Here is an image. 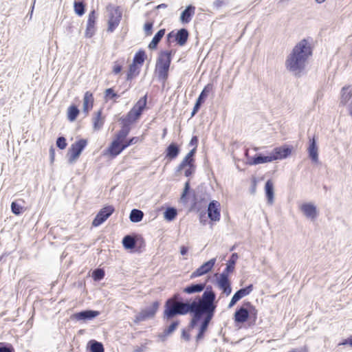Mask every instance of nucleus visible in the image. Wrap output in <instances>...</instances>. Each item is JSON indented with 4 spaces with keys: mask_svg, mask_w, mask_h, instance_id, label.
<instances>
[{
    "mask_svg": "<svg viewBox=\"0 0 352 352\" xmlns=\"http://www.w3.org/2000/svg\"><path fill=\"white\" fill-rule=\"evenodd\" d=\"M213 292L212 287L208 285L202 295L196 296L192 301H184L179 294H175L165 302L163 319L168 321L177 316L188 314H191L192 316Z\"/></svg>",
    "mask_w": 352,
    "mask_h": 352,
    "instance_id": "f257e3e1",
    "label": "nucleus"
},
{
    "mask_svg": "<svg viewBox=\"0 0 352 352\" xmlns=\"http://www.w3.org/2000/svg\"><path fill=\"white\" fill-rule=\"evenodd\" d=\"M312 54V49L308 41L305 38L298 42L287 56L285 67L287 70L300 76L304 70L306 63Z\"/></svg>",
    "mask_w": 352,
    "mask_h": 352,
    "instance_id": "f03ea898",
    "label": "nucleus"
},
{
    "mask_svg": "<svg viewBox=\"0 0 352 352\" xmlns=\"http://www.w3.org/2000/svg\"><path fill=\"white\" fill-rule=\"evenodd\" d=\"M216 308V294L214 292L207 300L201 305L198 311L192 316L190 323L191 327H194L197 325L198 322L203 318L197 336V341L204 338V333L214 315Z\"/></svg>",
    "mask_w": 352,
    "mask_h": 352,
    "instance_id": "7ed1b4c3",
    "label": "nucleus"
},
{
    "mask_svg": "<svg viewBox=\"0 0 352 352\" xmlns=\"http://www.w3.org/2000/svg\"><path fill=\"white\" fill-rule=\"evenodd\" d=\"M171 63V52H162L157 60L156 72L160 81L165 82L168 76V70Z\"/></svg>",
    "mask_w": 352,
    "mask_h": 352,
    "instance_id": "20e7f679",
    "label": "nucleus"
},
{
    "mask_svg": "<svg viewBox=\"0 0 352 352\" xmlns=\"http://www.w3.org/2000/svg\"><path fill=\"white\" fill-rule=\"evenodd\" d=\"M257 310L255 307L249 301L244 302L243 305L238 308L234 315V322L237 324L245 322L250 318L256 320Z\"/></svg>",
    "mask_w": 352,
    "mask_h": 352,
    "instance_id": "39448f33",
    "label": "nucleus"
},
{
    "mask_svg": "<svg viewBox=\"0 0 352 352\" xmlns=\"http://www.w3.org/2000/svg\"><path fill=\"white\" fill-rule=\"evenodd\" d=\"M147 102V95L141 98L133 107L128 112L125 117H122L120 121L131 126V124L138 120L144 109L146 108Z\"/></svg>",
    "mask_w": 352,
    "mask_h": 352,
    "instance_id": "423d86ee",
    "label": "nucleus"
},
{
    "mask_svg": "<svg viewBox=\"0 0 352 352\" xmlns=\"http://www.w3.org/2000/svg\"><path fill=\"white\" fill-rule=\"evenodd\" d=\"M197 148H193L185 156L181 163L176 168V173H180L183 169H185L184 175L186 177L191 176L195 171L196 166L195 165V155Z\"/></svg>",
    "mask_w": 352,
    "mask_h": 352,
    "instance_id": "0eeeda50",
    "label": "nucleus"
},
{
    "mask_svg": "<svg viewBox=\"0 0 352 352\" xmlns=\"http://www.w3.org/2000/svg\"><path fill=\"white\" fill-rule=\"evenodd\" d=\"M87 144V141L86 140L80 139L71 145L67 153L68 162L70 164H74L77 160Z\"/></svg>",
    "mask_w": 352,
    "mask_h": 352,
    "instance_id": "6e6552de",
    "label": "nucleus"
},
{
    "mask_svg": "<svg viewBox=\"0 0 352 352\" xmlns=\"http://www.w3.org/2000/svg\"><path fill=\"white\" fill-rule=\"evenodd\" d=\"M159 302L155 301L153 302L150 307H147L144 309H142L138 314L135 316L134 322L139 323L142 321H145L148 319L153 318L159 308Z\"/></svg>",
    "mask_w": 352,
    "mask_h": 352,
    "instance_id": "1a4fd4ad",
    "label": "nucleus"
},
{
    "mask_svg": "<svg viewBox=\"0 0 352 352\" xmlns=\"http://www.w3.org/2000/svg\"><path fill=\"white\" fill-rule=\"evenodd\" d=\"M113 206H107L102 208L92 221V226L98 227L103 223L114 212Z\"/></svg>",
    "mask_w": 352,
    "mask_h": 352,
    "instance_id": "9d476101",
    "label": "nucleus"
},
{
    "mask_svg": "<svg viewBox=\"0 0 352 352\" xmlns=\"http://www.w3.org/2000/svg\"><path fill=\"white\" fill-rule=\"evenodd\" d=\"M109 12L107 30L110 32H113L120 23L122 18V12L118 8H112Z\"/></svg>",
    "mask_w": 352,
    "mask_h": 352,
    "instance_id": "9b49d317",
    "label": "nucleus"
},
{
    "mask_svg": "<svg viewBox=\"0 0 352 352\" xmlns=\"http://www.w3.org/2000/svg\"><path fill=\"white\" fill-rule=\"evenodd\" d=\"M216 263V258H213L209 260L208 261L202 264L199 267H198L195 271H194L191 275L190 278H195L204 274H206L212 270L214 264Z\"/></svg>",
    "mask_w": 352,
    "mask_h": 352,
    "instance_id": "f8f14e48",
    "label": "nucleus"
},
{
    "mask_svg": "<svg viewBox=\"0 0 352 352\" xmlns=\"http://www.w3.org/2000/svg\"><path fill=\"white\" fill-rule=\"evenodd\" d=\"M99 315L100 312L98 311L86 309L74 314L71 316V318L73 320H76L78 321H86L92 320L98 316Z\"/></svg>",
    "mask_w": 352,
    "mask_h": 352,
    "instance_id": "ddd939ff",
    "label": "nucleus"
},
{
    "mask_svg": "<svg viewBox=\"0 0 352 352\" xmlns=\"http://www.w3.org/2000/svg\"><path fill=\"white\" fill-rule=\"evenodd\" d=\"M218 287L222 290L223 293L226 296H229L232 292L231 283L229 280L228 275L220 274L217 280Z\"/></svg>",
    "mask_w": 352,
    "mask_h": 352,
    "instance_id": "4468645a",
    "label": "nucleus"
},
{
    "mask_svg": "<svg viewBox=\"0 0 352 352\" xmlns=\"http://www.w3.org/2000/svg\"><path fill=\"white\" fill-rule=\"evenodd\" d=\"M208 217L212 221L220 219V204L215 200L210 201L208 206Z\"/></svg>",
    "mask_w": 352,
    "mask_h": 352,
    "instance_id": "2eb2a0df",
    "label": "nucleus"
},
{
    "mask_svg": "<svg viewBox=\"0 0 352 352\" xmlns=\"http://www.w3.org/2000/svg\"><path fill=\"white\" fill-rule=\"evenodd\" d=\"M252 290L253 285L251 284L236 291L231 298V300L228 305V308L232 307L239 300H240L244 296L249 295Z\"/></svg>",
    "mask_w": 352,
    "mask_h": 352,
    "instance_id": "dca6fc26",
    "label": "nucleus"
},
{
    "mask_svg": "<svg viewBox=\"0 0 352 352\" xmlns=\"http://www.w3.org/2000/svg\"><path fill=\"white\" fill-rule=\"evenodd\" d=\"M340 102L344 105L348 104L349 113L352 116V85L342 87Z\"/></svg>",
    "mask_w": 352,
    "mask_h": 352,
    "instance_id": "f3484780",
    "label": "nucleus"
},
{
    "mask_svg": "<svg viewBox=\"0 0 352 352\" xmlns=\"http://www.w3.org/2000/svg\"><path fill=\"white\" fill-rule=\"evenodd\" d=\"M96 19L97 16L96 11H91L88 16L87 28L85 31V36L88 38H91L95 33V23Z\"/></svg>",
    "mask_w": 352,
    "mask_h": 352,
    "instance_id": "a211bd4d",
    "label": "nucleus"
},
{
    "mask_svg": "<svg viewBox=\"0 0 352 352\" xmlns=\"http://www.w3.org/2000/svg\"><path fill=\"white\" fill-rule=\"evenodd\" d=\"M300 210L306 217L314 220L318 215L316 207L311 203H305L301 205Z\"/></svg>",
    "mask_w": 352,
    "mask_h": 352,
    "instance_id": "6ab92c4d",
    "label": "nucleus"
},
{
    "mask_svg": "<svg viewBox=\"0 0 352 352\" xmlns=\"http://www.w3.org/2000/svg\"><path fill=\"white\" fill-rule=\"evenodd\" d=\"M124 150L123 142L114 139L108 148V152L112 157H116Z\"/></svg>",
    "mask_w": 352,
    "mask_h": 352,
    "instance_id": "aec40b11",
    "label": "nucleus"
},
{
    "mask_svg": "<svg viewBox=\"0 0 352 352\" xmlns=\"http://www.w3.org/2000/svg\"><path fill=\"white\" fill-rule=\"evenodd\" d=\"M292 153L289 147L280 146L276 147L271 152L272 156H274V161L282 160L287 157Z\"/></svg>",
    "mask_w": 352,
    "mask_h": 352,
    "instance_id": "412c9836",
    "label": "nucleus"
},
{
    "mask_svg": "<svg viewBox=\"0 0 352 352\" xmlns=\"http://www.w3.org/2000/svg\"><path fill=\"white\" fill-rule=\"evenodd\" d=\"M206 283H192L187 285L183 289V292L188 294L199 293L206 289Z\"/></svg>",
    "mask_w": 352,
    "mask_h": 352,
    "instance_id": "4be33fe9",
    "label": "nucleus"
},
{
    "mask_svg": "<svg viewBox=\"0 0 352 352\" xmlns=\"http://www.w3.org/2000/svg\"><path fill=\"white\" fill-rule=\"evenodd\" d=\"M309 156L314 162L318 161V148L316 144V140L314 137L309 139V146L307 148Z\"/></svg>",
    "mask_w": 352,
    "mask_h": 352,
    "instance_id": "5701e85b",
    "label": "nucleus"
},
{
    "mask_svg": "<svg viewBox=\"0 0 352 352\" xmlns=\"http://www.w3.org/2000/svg\"><path fill=\"white\" fill-rule=\"evenodd\" d=\"M195 7L192 5L188 6L182 12L180 21L182 23H188L195 14Z\"/></svg>",
    "mask_w": 352,
    "mask_h": 352,
    "instance_id": "b1692460",
    "label": "nucleus"
},
{
    "mask_svg": "<svg viewBox=\"0 0 352 352\" xmlns=\"http://www.w3.org/2000/svg\"><path fill=\"white\" fill-rule=\"evenodd\" d=\"M274 161V156H272L271 153L267 155H264L261 153L256 154L252 158L250 164L257 165L259 164H263L267 162H271Z\"/></svg>",
    "mask_w": 352,
    "mask_h": 352,
    "instance_id": "393cba45",
    "label": "nucleus"
},
{
    "mask_svg": "<svg viewBox=\"0 0 352 352\" xmlns=\"http://www.w3.org/2000/svg\"><path fill=\"white\" fill-rule=\"evenodd\" d=\"M180 153L179 146L175 142L170 143L166 149V157L170 160L175 159Z\"/></svg>",
    "mask_w": 352,
    "mask_h": 352,
    "instance_id": "a878e982",
    "label": "nucleus"
},
{
    "mask_svg": "<svg viewBox=\"0 0 352 352\" xmlns=\"http://www.w3.org/2000/svg\"><path fill=\"white\" fill-rule=\"evenodd\" d=\"M212 89L213 85L212 83H208V85H206L201 91L199 97L197 98L195 104L197 106L198 105L199 107H201V106L205 102L206 98L208 97L210 92L212 90Z\"/></svg>",
    "mask_w": 352,
    "mask_h": 352,
    "instance_id": "bb28decb",
    "label": "nucleus"
},
{
    "mask_svg": "<svg viewBox=\"0 0 352 352\" xmlns=\"http://www.w3.org/2000/svg\"><path fill=\"white\" fill-rule=\"evenodd\" d=\"M189 33L186 28H182L175 35V41L180 46H184L188 38Z\"/></svg>",
    "mask_w": 352,
    "mask_h": 352,
    "instance_id": "cd10ccee",
    "label": "nucleus"
},
{
    "mask_svg": "<svg viewBox=\"0 0 352 352\" xmlns=\"http://www.w3.org/2000/svg\"><path fill=\"white\" fill-rule=\"evenodd\" d=\"M265 192L267 197V203L272 205L274 203V184L270 179L267 180L265 182Z\"/></svg>",
    "mask_w": 352,
    "mask_h": 352,
    "instance_id": "c85d7f7f",
    "label": "nucleus"
},
{
    "mask_svg": "<svg viewBox=\"0 0 352 352\" xmlns=\"http://www.w3.org/2000/svg\"><path fill=\"white\" fill-rule=\"evenodd\" d=\"M239 258L237 253H233L230 259L228 261V263L226 264V268L223 270V271L221 272V274H225L229 276L230 273L233 272L234 270L235 265L236 263V261Z\"/></svg>",
    "mask_w": 352,
    "mask_h": 352,
    "instance_id": "c756f323",
    "label": "nucleus"
},
{
    "mask_svg": "<svg viewBox=\"0 0 352 352\" xmlns=\"http://www.w3.org/2000/svg\"><path fill=\"white\" fill-rule=\"evenodd\" d=\"M94 97L93 94L89 92H85L83 98V111L87 114L93 107Z\"/></svg>",
    "mask_w": 352,
    "mask_h": 352,
    "instance_id": "7c9ffc66",
    "label": "nucleus"
},
{
    "mask_svg": "<svg viewBox=\"0 0 352 352\" xmlns=\"http://www.w3.org/2000/svg\"><path fill=\"white\" fill-rule=\"evenodd\" d=\"M166 32L165 29L160 30L154 36L151 43L148 44V48L150 50H155L157 48V45L164 36Z\"/></svg>",
    "mask_w": 352,
    "mask_h": 352,
    "instance_id": "2f4dec72",
    "label": "nucleus"
},
{
    "mask_svg": "<svg viewBox=\"0 0 352 352\" xmlns=\"http://www.w3.org/2000/svg\"><path fill=\"white\" fill-rule=\"evenodd\" d=\"M122 245L126 250H132L136 246V240L133 236L126 235L122 239Z\"/></svg>",
    "mask_w": 352,
    "mask_h": 352,
    "instance_id": "473e14b6",
    "label": "nucleus"
},
{
    "mask_svg": "<svg viewBox=\"0 0 352 352\" xmlns=\"http://www.w3.org/2000/svg\"><path fill=\"white\" fill-rule=\"evenodd\" d=\"M122 126L121 129L116 133V139L119 140L120 141H124L127 135H129L131 131V126H128L124 123H122Z\"/></svg>",
    "mask_w": 352,
    "mask_h": 352,
    "instance_id": "72a5a7b5",
    "label": "nucleus"
},
{
    "mask_svg": "<svg viewBox=\"0 0 352 352\" xmlns=\"http://www.w3.org/2000/svg\"><path fill=\"white\" fill-rule=\"evenodd\" d=\"M104 124L103 119L102 118V111L99 110L96 116L93 118V126L96 131L100 130Z\"/></svg>",
    "mask_w": 352,
    "mask_h": 352,
    "instance_id": "f704fd0d",
    "label": "nucleus"
},
{
    "mask_svg": "<svg viewBox=\"0 0 352 352\" xmlns=\"http://www.w3.org/2000/svg\"><path fill=\"white\" fill-rule=\"evenodd\" d=\"M144 212L138 209H133L131 211L129 219L131 222L138 223L142 220Z\"/></svg>",
    "mask_w": 352,
    "mask_h": 352,
    "instance_id": "c9c22d12",
    "label": "nucleus"
},
{
    "mask_svg": "<svg viewBox=\"0 0 352 352\" xmlns=\"http://www.w3.org/2000/svg\"><path fill=\"white\" fill-rule=\"evenodd\" d=\"M177 215V210L173 207H168L164 212V217L168 221H173Z\"/></svg>",
    "mask_w": 352,
    "mask_h": 352,
    "instance_id": "e433bc0d",
    "label": "nucleus"
},
{
    "mask_svg": "<svg viewBox=\"0 0 352 352\" xmlns=\"http://www.w3.org/2000/svg\"><path fill=\"white\" fill-rule=\"evenodd\" d=\"M79 114V110L76 105L70 106L67 109V118L70 122L76 120Z\"/></svg>",
    "mask_w": 352,
    "mask_h": 352,
    "instance_id": "4c0bfd02",
    "label": "nucleus"
},
{
    "mask_svg": "<svg viewBox=\"0 0 352 352\" xmlns=\"http://www.w3.org/2000/svg\"><path fill=\"white\" fill-rule=\"evenodd\" d=\"M140 73L139 68L137 65L132 63L129 65V71L127 72L126 80H131L134 77L138 76Z\"/></svg>",
    "mask_w": 352,
    "mask_h": 352,
    "instance_id": "58836bf2",
    "label": "nucleus"
},
{
    "mask_svg": "<svg viewBox=\"0 0 352 352\" xmlns=\"http://www.w3.org/2000/svg\"><path fill=\"white\" fill-rule=\"evenodd\" d=\"M91 352H104L103 344L96 340H91L89 342Z\"/></svg>",
    "mask_w": 352,
    "mask_h": 352,
    "instance_id": "ea45409f",
    "label": "nucleus"
},
{
    "mask_svg": "<svg viewBox=\"0 0 352 352\" xmlns=\"http://www.w3.org/2000/svg\"><path fill=\"white\" fill-rule=\"evenodd\" d=\"M190 190V181L188 180L184 184V190H183V192L180 197V202L181 203H182L184 204H186L188 203L187 195L189 193Z\"/></svg>",
    "mask_w": 352,
    "mask_h": 352,
    "instance_id": "a19ab883",
    "label": "nucleus"
},
{
    "mask_svg": "<svg viewBox=\"0 0 352 352\" xmlns=\"http://www.w3.org/2000/svg\"><path fill=\"white\" fill-rule=\"evenodd\" d=\"M145 57L146 55L144 51L140 50L135 54L133 63H135V65H142L144 62Z\"/></svg>",
    "mask_w": 352,
    "mask_h": 352,
    "instance_id": "79ce46f5",
    "label": "nucleus"
},
{
    "mask_svg": "<svg viewBox=\"0 0 352 352\" xmlns=\"http://www.w3.org/2000/svg\"><path fill=\"white\" fill-rule=\"evenodd\" d=\"M74 8L76 14L82 16L85 12V4L84 2H74Z\"/></svg>",
    "mask_w": 352,
    "mask_h": 352,
    "instance_id": "37998d69",
    "label": "nucleus"
},
{
    "mask_svg": "<svg viewBox=\"0 0 352 352\" xmlns=\"http://www.w3.org/2000/svg\"><path fill=\"white\" fill-rule=\"evenodd\" d=\"M179 324V320H175L171 322V324L164 330V335L165 336H168L170 335L173 332H174L176 329L177 328L178 325Z\"/></svg>",
    "mask_w": 352,
    "mask_h": 352,
    "instance_id": "c03bdc74",
    "label": "nucleus"
},
{
    "mask_svg": "<svg viewBox=\"0 0 352 352\" xmlns=\"http://www.w3.org/2000/svg\"><path fill=\"white\" fill-rule=\"evenodd\" d=\"M104 276V271L101 268H97L92 272V278L95 281L102 280Z\"/></svg>",
    "mask_w": 352,
    "mask_h": 352,
    "instance_id": "a18cd8bd",
    "label": "nucleus"
},
{
    "mask_svg": "<svg viewBox=\"0 0 352 352\" xmlns=\"http://www.w3.org/2000/svg\"><path fill=\"white\" fill-rule=\"evenodd\" d=\"M0 352H14V349L10 344L0 342Z\"/></svg>",
    "mask_w": 352,
    "mask_h": 352,
    "instance_id": "49530a36",
    "label": "nucleus"
},
{
    "mask_svg": "<svg viewBox=\"0 0 352 352\" xmlns=\"http://www.w3.org/2000/svg\"><path fill=\"white\" fill-rule=\"evenodd\" d=\"M67 144L65 138L63 136L58 137L56 140V146L60 149L63 150L66 148Z\"/></svg>",
    "mask_w": 352,
    "mask_h": 352,
    "instance_id": "de8ad7c7",
    "label": "nucleus"
},
{
    "mask_svg": "<svg viewBox=\"0 0 352 352\" xmlns=\"http://www.w3.org/2000/svg\"><path fill=\"white\" fill-rule=\"evenodd\" d=\"M11 210L14 214L19 215L22 212V207L16 202L13 201L11 204Z\"/></svg>",
    "mask_w": 352,
    "mask_h": 352,
    "instance_id": "09e8293b",
    "label": "nucleus"
},
{
    "mask_svg": "<svg viewBox=\"0 0 352 352\" xmlns=\"http://www.w3.org/2000/svg\"><path fill=\"white\" fill-rule=\"evenodd\" d=\"M139 141L138 137H133L127 140L126 139L123 141V146H124V149L129 147L131 145L136 144Z\"/></svg>",
    "mask_w": 352,
    "mask_h": 352,
    "instance_id": "8fccbe9b",
    "label": "nucleus"
},
{
    "mask_svg": "<svg viewBox=\"0 0 352 352\" xmlns=\"http://www.w3.org/2000/svg\"><path fill=\"white\" fill-rule=\"evenodd\" d=\"M153 22H147L144 24V33L146 36H150L153 33V31H152V29H153Z\"/></svg>",
    "mask_w": 352,
    "mask_h": 352,
    "instance_id": "3c124183",
    "label": "nucleus"
},
{
    "mask_svg": "<svg viewBox=\"0 0 352 352\" xmlns=\"http://www.w3.org/2000/svg\"><path fill=\"white\" fill-rule=\"evenodd\" d=\"M105 96L110 98H118L119 96L116 94L112 88L107 89L105 91Z\"/></svg>",
    "mask_w": 352,
    "mask_h": 352,
    "instance_id": "603ef678",
    "label": "nucleus"
},
{
    "mask_svg": "<svg viewBox=\"0 0 352 352\" xmlns=\"http://www.w3.org/2000/svg\"><path fill=\"white\" fill-rule=\"evenodd\" d=\"M197 144H198V138H197V136H192L191 140H190V141L189 146H193V148H197Z\"/></svg>",
    "mask_w": 352,
    "mask_h": 352,
    "instance_id": "864d4df0",
    "label": "nucleus"
},
{
    "mask_svg": "<svg viewBox=\"0 0 352 352\" xmlns=\"http://www.w3.org/2000/svg\"><path fill=\"white\" fill-rule=\"evenodd\" d=\"M122 66L121 65L115 64L113 68V72L115 74H119L122 70Z\"/></svg>",
    "mask_w": 352,
    "mask_h": 352,
    "instance_id": "5fc2aeb1",
    "label": "nucleus"
},
{
    "mask_svg": "<svg viewBox=\"0 0 352 352\" xmlns=\"http://www.w3.org/2000/svg\"><path fill=\"white\" fill-rule=\"evenodd\" d=\"M182 338L185 340L188 341L190 340V334L184 329L182 332Z\"/></svg>",
    "mask_w": 352,
    "mask_h": 352,
    "instance_id": "6e6d98bb",
    "label": "nucleus"
},
{
    "mask_svg": "<svg viewBox=\"0 0 352 352\" xmlns=\"http://www.w3.org/2000/svg\"><path fill=\"white\" fill-rule=\"evenodd\" d=\"M289 352H308L307 349L306 347H300V348H298V349H294L291 351H289Z\"/></svg>",
    "mask_w": 352,
    "mask_h": 352,
    "instance_id": "4d7b16f0",
    "label": "nucleus"
},
{
    "mask_svg": "<svg viewBox=\"0 0 352 352\" xmlns=\"http://www.w3.org/2000/svg\"><path fill=\"white\" fill-rule=\"evenodd\" d=\"M342 344H349L352 347V336H350L347 339L344 340Z\"/></svg>",
    "mask_w": 352,
    "mask_h": 352,
    "instance_id": "13d9d810",
    "label": "nucleus"
},
{
    "mask_svg": "<svg viewBox=\"0 0 352 352\" xmlns=\"http://www.w3.org/2000/svg\"><path fill=\"white\" fill-rule=\"evenodd\" d=\"M50 155L51 162H52L54 160V155H55V151L53 147H51L50 149Z\"/></svg>",
    "mask_w": 352,
    "mask_h": 352,
    "instance_id": "bf43d9fd",
    "label": "nucleus"
},
{
    "mask_svg": "<svg viewBox=\"0 0 352 352\" xmlns=\"http://www.w3.org/2000/svg\"><path fill=\"white\" fill-rule=\"evenodd\" d=\"M188 251V249L186 246H182L180 248V253L183 256L186 255L187 254Z\"/></svg>",
    "mask_w": 352,
    "mask_h": 352,
    "instance_id": "052dcab7",
    "label": "nucleus"
},
{
    "mask_svg": "<svg viewBox=\"0 0 352 352\" xmlns=\"http://www.w3.org/2000/svg\"><path fill=\"white\" fill-rule=\"evenodd\" d=\"M199 109H200V107H199L198 105L197 106L195 104L193 109L192 111V113H191V117L194 116L198 112Z\"/></svg>",
    "mask_w": 352,
    "mask_h": 352,
    "instance_id": "680f3d73",
    "label": "nucleus"
},
{
    "mask_svg": "<svg viewBox=\"0 0 352 352\" xmlns=\"http://www.w3.org/2000/svg\"><path fill=\"white\" fill-rule=\"evenodd\" d=\"M175 34H174L173 32H170L167 34V40L168 41H170V39L175 36Z\"/></svg>",
    "mask_w": 352,
    "mask_h": 352,
    "instance_id": "e2e57ef3",
    "label": "nucleus"
},
{
    "mask_svg": "<svg viewBox=\"0 0 352 352\" xmlns=\"http://www.w3.org/2000/svg\"><path fill=\"white\" fill-rule=\"evenodd\" d=\"M167 6H167V4H166V3H161V4L158 5V6L156 7V8H157V9L166 8H167Z\"/></svg>",
    "mask_w": 352,
    "mask_h": 352,
    "instance_id": "0e129e2a",
    "label": "nucleus"
},
{
    "mask_svg": "<svg viewBox=\"0 0 352 352\" xmlns=\"http://www.w3.org/2000/svg\"><path fill=\"white\" fill-rule=\"evenodd\" d=\"M134 352H144V350L142 347H137L134 349Z\"/></svg>",
    "mask_w": 352,
    "mask_h": 352,
    "instance_id": "69168bd1",
    "label": "nucleus"
},
{
    "mask_svg": "<svg viewBox=\"0 0 352 352\" xmlns=\"http://www.w3.org/2000/svg\"><path fill=\"white\" fill-rule=\"evenodd\" d=\"M214 4L217 6H220L221 5V1L220 0H216L214 2Z\"/></svg>",
    "mask_w": 352,
    "mask_h": 352,
    "instance_id": "338daca9",
    "label": "nucleus"
},
{
    "mask_svg": "<svg viewBox=\"0 0 352 352\" xmlns=\"http://www.w3.org/2000/svg\"><path fill=\"white\" fill-rule=\"evenodd\" d=\"M318 3H322L324 2L325 0H315Z\"/></svg>",
    "mask_w": 352,
    "mask_h": 352,
    "instance_id": "774afa93",
    "label": "nucleus"
}]
</instances>
